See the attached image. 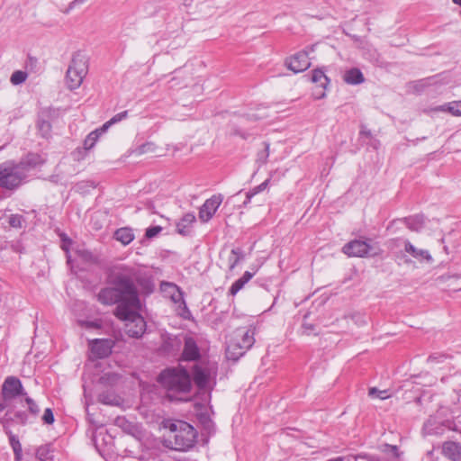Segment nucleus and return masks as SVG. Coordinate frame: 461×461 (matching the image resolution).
Masks as SVG:
<instances>
[{
	"instance_id": "f257e3e1",
	"label": "nucleus",
	"mask_w": 461,
	"mask_h": 461,
	"mask_svg": "<svg viewBox=\"0 0 461 461\" xmlns=\"http://www.w3.org/2000/svg\"><path fill=\"white\" fill-rule=\"evenodd\" d=\"M97 300L104 305H125L140 309V303L131 281L127 277L118 276L113 282L102 288L97 294Z\"/></svg>"
},
{
	"instance_id": "f03ea898",
	"label": "nucleus",
	"mask_w": 461,
	"mask_h": 461,
	"mask_svg": "<svg viewBox=\"0 0 461 461\" xmlns=\"http://www.w3.org/2000/svg\"><path fill=\"white\" fill-rule=\"evenodd\" d=\"M159 382L167 390V396L171 401H188L192 390L189 374L184 368L167 369L159 375Z\"/></svg>"
},
{
	"instance_id": "7ed1b4c3",
	"label": "nucleus",
	"mask_w": 461,
	"mask_h": 461,
	"mask_svg": "<svg viewBox=\"0 0 461 461\" xmlns=\"http://www.w3.org/2000/svg\"><path fill=\"white\" fill-rule=\"evenodd\" d=\"M167 446L178 451L191 448L195 442L196 432L193 426L183 420H175L168 425Z\"/></svg>"
},
{
	"instance_id": "20e7f679",
	"label": "nucleus",
	"mask_w": 461,
	"mask_h": 461,
	"mask_svg": "<svg viewBox=\"0 0 461 461\" xmlns=\"http://www.w3.org/2000/svg\"><path fill=\"white\" fill-rule=\"evenodd\" d=\"M255 329L242 327L237 329L230 336L226 348V357L231 361H237L255 342Z\"/></svg>"
},
{
	"instance_id": "39448f33",
	"label": "nucleus",
	"mask_w": 461,
	"mask_h": 461,
	"mask_svg": "<svg viewBox=\"0 0 461 461\" xmlns=\"http://www.w3.org/2000/svg\"><path fill=\"white\" fill-rule=\"evenodd\" d=\"M139 309L117 305L114 315L121 321H125V330L129 336L140 338L146 330V322L143 317L138 313Z\"/></svg>"
},
{
	"instance_id": "423d86ee",
	"label": "nucleus",
	"mask_w": 461,
	"mask_h": 461,
	"mask_svg": "<svg viewBox=\"0 0 461 461\" xmlns=\"http://www.w3.org/2000/svg\"><path fill=\"white\" fill-rule=\"evenodd\" d=\"M26 169L24 162L0 165V186L8 190L17 188L26 178Z\"/></svg>"
},
{
	"instance_id": "0eeeda50",
	"label": "nucleus",
	"mask_w": 461,
	"mask_h": 461,
	"mask_svg": "<svg viewBox=\"0 0 461 461\" xmlns=\"http://www.w3.org/2000/svg\"><path fill=\"white\" fill-rule=\"evenodd\" d=\"M88 71V65L86 59L82 56H75L69 65L67 75L66 82L70 89L78 88Z\"/></svg>"
},
{
	"instance_id": "6e6552de",
	"label": "nucleus",
	"mask_w": 461,
	"mask_h": 461,
	"mask_svg": "<svg viewBox=\"0 0 461 461\" xmlns=\"http://www.w3.org/2000/svg\"><path fill=\"white\" fill-rule=\"evenodd\" d=\"M160 290L165 297L169 298L175 304L177 305L178 309L180 310L179 314L184 317H186V314H189L183 298V293L176 285L169 282H162L160 285Z\"/></svg>"
},
{
	"instance_id": "1a4fd4ad",
	"label": "nucleus",
	"mask_w": 461,
	"mask_h": 461,
	"mask_svg": "<svg viewBox=\"0 0 461 461\" xmlns=\"http://www.w3.org/2000/svg\"><path fill=\"white\" fill-rule=\"evenodd\" d=\"M194 381L200 389L211 388L214 384L216 371L212 367L195 366L193 370Z\"/></svg>"
},
{
	"instance_id": "9d476101",
	"label": "nucleus",
	"mask_w": 461,
	"mask_h": 461,
	"mask_svg": "<svg viewBox=\"0 0 461 461\" xmlns=\"http://www.w3.org/2000/svg\"><path fill=\"white\" fill-rule=\"evenodd\" d=\"M342 250L348 257L363 258L376 254V251L369 243L359 240L347 243Z\"/></svg>"
},
{
	"instance_id": "9b49d317",
	"label": "nucleus",
	"mask_w": 461,
	"mask_h": 461,
	"mask_svg": "<svg viewBox=\"0 0 461 461\" xmlns=\"http://www.w3.org/2000/svg\"><path fill=\"white\" fill-rule=\"evenodd\" d=\"M177 149L169 144L158 145L155 142H146L138 148L139 155H149L151 157H164L167 154H175Z\"/></svg>"
},
{
	"instance_id": "f8f14e48",
	"label": "nucleus",
	"mask_w": 461,
	"mask_h": 461,
	"mask_svg": "<svg viewBox=\"0 0 461 461\" xmlns=\"http://www.w3.org/2000/svg\"><path fill=\"white\" fill-rule=\"evenodd\" d=\"M287 68L294 73H300L305 71L310 68L311 62L306 51H299L285 60Z\"/></svg>"
},
{
	"instance_id": "ddd939ff",
	"label": "nucleus",
	"mask_w": 461,
	"mask_h": 461,
	"mask_svg": "<svg viewBox=\"0 0 461 461\" xmlns=\"http://www.w3.org/2000/svg\"><path fill=\"white\" fill-rule=\"evenodd\" d=\"M222 199L221 195H213L207 199L199 211V218L202 221L206 222L212 218L217 209L221 205Z\"/></svg>"
},
{
	"instance_id": "4468645a",
	"label": "nucleus",
	"mask_w": 461,
	"mask_h": 461,
	"mask_svg": "<svg viewBox=\"0 0 461 461\" xmlns=\"http://www.w3.org/2000/svg\"><path fill=\"white\" fill-rule=\"evenodd\" d=\"M113 341L111 339H94L90 343L92 355L96 358H104L112 353Z\"/></svg>"
},
{
	"instance_id": "2eb2a0df",
	"label": "nucleus",
	"mask_w": 461,
	"mask_h": 461,
	"mask_svg": "<svg viewBox=\"0 0 461 461\" xmlns=\"http://www.w3.org/2000/svg\"><path fill=\"white\" fill-rule=\"evenodd\" d=\"M21 381L14 376H8L2 386V394L5 400L13 399L22 393Z\"/></svg>"
},
{
	"instance_id": "dca6fc26",
	"label": "nucleus",
	"mask_w": 461,
	"mask_h": 461,
	"mask_svg": "<svg viewBox=\"0 0 461 461\" xmlns=\"http://www.w3.org/2000/svg\"><path fill=\"white\" fill-rule=\"evenodd\" d=\"M312 81L320 88L319 91H314L313 95L318 99L322 98L325 95L324 90L330 83L328 77L321 69H315L312 71Z\"/></svg>"
},
{
	"instance_id": "f3484780",
	"label": "nucleus",
	"mask_w": 461,
	"mask_h": 461,
	"mask_svg": "<svg viewBox=\"0 0 461 461\" xmlns=\"http://www.w3.org/2000/svg\"><path fill=\"white\" fill-rule=\"evenodd\" d=\"M442 454L450 460L461 461V445L453 441L445 442L442 446Z\"/></svg>"
},
{
	"instance_id": "a211bd4d",
	"label": "nucleus",
	"mask_w": 461,
	"mask_h": 461,
	"mask_svg": "<svg viewBox=\"0 0 461 461\" xmlns=\"http://www.w3.org/2000/svg\"><path fill=\"white\" fill-rule=\"evenodd\" d=\"M405 251L420 262L432 261V257L428 250L417 249L411 243H406Z\"/></svg>"
},
{
	"instance_id": "6ab92c4d",
	"label": "nucleus",
	"mask_w": 461,
	"mask_h": 461,
	"mask_svg": "<svg viewBox=\"0 0 461 461\" xmlns=\"http://www.w3.org/2000/svg\"><path fill=\"white\" fill-rule=\"evenodd\" d=\"M195 222V216L194 213H185L176 224L177 231L182 235H186L190 232V229Z\"/></svg>"
},
{
	"instance_id": "aec40b11",
	"label": "nucleus",
	"mask_w": 461,
	"mask_h": 461,
	"mask_svg": "<svg viewBox=\"0 0 461 461\" xmlns=\"http://www.w3.org/2000/svg\"><path fill=\"white\" fill-rule=\"evenodd\" d=\"M343 80L348 85H358L365 81V77L358 68H353L344 73Z\"/></svg>"
},
{
	"instance_id": "412c9836",
	"label": "nucleus",
	"mask_w": 461,
	"mask_h": 461,
	"mask_svg": "<svg viewBox=\"0 0 461 461\" xmlns=\"http://www.w3.org/2000/svg\"><path fill=\"white\" fill-rule=\"evenodd\" d=\"M134 237L132 229L128 227L120 228L114 232L115 240L123 246L130 244L134 240Z\"/></svg>"
},
{
	"instance_id": "4be33fe9",
	"label": "nucleus",
	"mask_w": 461,
	"mask_h": 461,
	"mask_svg": "<svg viewBox=\"0 0 461 461\" xmlns=\"http://www.w3.org/2000/svg\"><path fill=\"white\" fill-rule=\"evenodd\" d=\"M182 357L184 360H194L199 357L198 348L192 339L185 340Z\"/></svg>"
},
{
	"instance_id": "5701e85b",
	"label": "nucleus",
	"mask_w": 461,
	"mask_h": 461,
	"mask_svg": "<svg viewBox=\"0 0 461 461\" xmlns=\"http://www.w3.org/2000/svg\"><path fill=\"white\" fill-rule=\"evenodd\" d=\"M257 271L258 269H256L253 273L246 271L240 278H239L232 284V285L230 288V294L231 295H235L253 277Z\"/></svg>"
},
{
	"instance_id": "b1692460",
	"label": "nucleus",
	"mask_w": 461,
	"mask_h": 461,
	"mask_svg": "<svg viewBox=\"0 0 461 461\" xmlns=\"http://www.w3.org/2000/svg\"><path fill=\"white\" fill-rule=\"evenodd\" d=\"M435 111L447 112L454 116H461V101H453L441 105Z\"/></svg>"
},
{
	"instance_id": "393cba45",
	"label": "nucleus",
	"mask_w": 461,
	"mask_h": 461,
	"mask_svg": "<svg viewBox=\"0 0 461 461\" xmlns=\"http://www.w3.org/2000/svg\"><path fill=\"white\" fill-rule=\"evenodd\" d=\"M105 131H102V127L90 132L85 140L84 145L86 149L93 148L100 137Z\"/></svg>"
},
{
	"instance_id": "a878e982",
	"label": "nucleus",
	"mask_w": 461,
	"mask_h": 461,
	"mask_svg": "<svg viewBox=\"0 0 461 461\" xmlns=\"http://www.w3.org/2000/svg\"><path fill=\"white\" fill-rule=\"evenodd\" d=\"M128 115V112L124 111L122 113H119L115 114L113 118H111L109 121H107L103 126L102 131H106L111 125L125 119Z\"/></svg>"
},
{
	"instance_id": "bb28decb",
	"label": "nucleus",
	"mask_w": 461,
	"mask_h": 461,
	"mask_svg": "<svg viewBox=\"0 0 461 461\" xmlns=\"http://www.w3.org/2000/svg\"><path fill=\"white\" fill-rule=\"evenodd\" d=\"M369 396L375 399L384 400L390 397V393L387 390H378L375 387L369 389Z\"/></svg>"
},
{
	"instance_id": "cd10ccee",
	"label": "nucleus",
	"mask_w": 461,
	"mask_h": 461,
	"mask_svg": "<svg viewBox=\"0 0 461 461\" xmlns=\"http://www.w3.org/2000/svg\"><path fill=\"white\" fill-rule=\"evenodd\" d=\"M10 443L14 452L16 460H20L22 457V445L20 441L14 436H11Z\"/></svg>"
},
{
	"instance_id": "c85d7f7f",
	"label": "nucleus",
	"mask_w": 461,
	"mask_h": 461,
	"mask_svg": "<svg viewBox=\"0 0 461 461\" xmlns=\"http://www.w3.org/2000/svg\"><path fill=\"white\" fill-rule=\"evenodd\" d=\"M26 78H27V74L25 72L17 70L13 73L10 80L13 85H19V84L24 82L26 80Z\"/></svg>"
},
{
	"instance_id": "c756f323",
	"label": "nucleus",
	"mask_w": 461,
	"mask_h": 461,
	"mask_svg": "<svg viewBox=\"0 0 461 461\" xmlns=\"http://www.w3.org/2000/svg\"><path fill=\"white\" fill-rule=\"evenodd\" d=\"M23 216L19 214H11L9 217V225L12 228L20 229L23 226Z\"/></svg>"
},
{
	"instance_id": "7c9ffc66",
	"label": "nucleus",
	"mask_w": 461,
	"mask_h": 461,
	"mask_svg": "<svg viewBox=\"0 0 461 461\" xmlns=\"http://www.w3.org/2000/svg\"><path fill=\"white\" fill-rule=\"evenodd\" d=\"M161 230L162 228L160 226L150 227L146 230L145 236L149 239H151L157 236Z\"/></svg>"
},
{
	"instance_id": "2f4dec72",
	"label": "nucleus",
	"mask_w": 461,
	"mask_h": 461,
	"mask_svg": "<svg viewBox=\"0 0 461 461\" xmlns=\"http://www.w3.org/2000/svg\"><path fill=\"white\" fill-rule=\"evenodd\" d=\"M43 420L47 424H52L54 422V415L50 409H46L42 417Z\"/></svg>"
},
{
	"instance_id": "473e14b6",
	"label": "nucleus",
	"mask_w": 461,
	"mask_h": 461,
	"mask_svg": "<svg viewBox=\"0 0 461 461\" xmlns=\"http://www.w3.org/2000/svg\"><path fill=\"white\" fill-rule=\"evenodd\" d=\"M39 129L42 132L43 135H47L50 133V131L51 130V125L49 122L43 121L39 124Z\"/></svg>"
},
{
	"instance_id": "72a5a7b5",
	"label": "nucleus",
	"mask_w": 461,
	"mask_h": 461,
	"mask_svg": "<svg viewBox=\"0 0 461 461\" xmlns=\"http://www.w3.org/2000/svg\"><path fill=\"white\" fill-rule=\"evenodd\" d=\"M26 402H27V404L29 406L30 411L32 413H37L39 411V409H38L37 405L35 404V402L32 399L27 398L26 399Z\"/></svg>"
},
{
	"instance_id": "f704fd0d",
	"label": "nucleus",
	"mask_w": 461,
	"mask_h": 461,
	"mask_svg": "<svg viewBox=\"0 0 461 461\" xmlns=\"http://www.w3.org/2000/svg\"><path fill=\"white\" fill-rule=\"evenodd\" d=\"M454 4L461 6V0H452Z\"/></svg>"
},
{
	"instance_id": "c9c22d12",
	"label": "nucleus",
	"mask_w": 461,
	"mask_h": 461,
	"mask_svg": "<svg viewBox=\"0 0 461 461\" xmlns=\"http://www.w3.org/2000/svg\"><path fill=\"white\" fill-rule=\"evenodd\" d=\"M86 325L87 327L95 326L94 323H89V322H86Z\"/></svg>"
},
{
	"instance_id": "e433bc0d",
	"label": "nucleus",
	"mask_w": 461,
	"mask_h": 461,
	"mask_svg": "<svg viewBox=\"0 0 461 461\" xmlns=\"http://www.w3.org/2000/svg\"><path fill=\"white\" fill-rule=\"evenodd\" d=\"M5 409V405L0 403V411H2Z\"/></svg>"
},
{
	"instance_id": "4c0bfd02",
	"label": "nucleus",
	"mask_w": 461,
	"mask_h": 461,
	"mask_svg": "<svg viewBox=\"0 0 461 461\" xmlns=\"http://www.w3.org/2000/svg\"><path fill=\"white\" fill-rule=\"evenodd\" d=\"M105 403H113L112 401H105V400H103Z\"/></svg>"
},
{
	"instance_id": "58836bf2",
	"label": "nucleus",
	"mask_w": 461,
	"mask_h": 461,
	"mask_svg": "<svg viewBox=\"0 0 461 461\" xmlns=\"http://www.w3.org/2000/svg\"><path fill=\"white\" fill-rule=\"evenodd\" d=\"M62 247L64 249H66V250L68 249L65 244Z\"/></svg>"
}]
</instances>
